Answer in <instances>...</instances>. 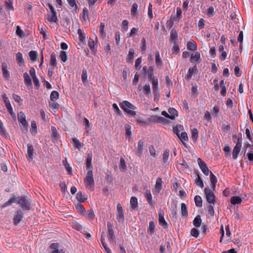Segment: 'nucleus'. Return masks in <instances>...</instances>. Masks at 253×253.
<instances>
[{
  "label": "nucleus",
  "mask_w": 253,
  "mask_h": 253,
  "mask_svg": "<svg viewBox=\"0 0 253 253\" xmlns=\"http://www.w3.org/2000/svg\"><path fill=\"white\" fill-rule=\"evenodd\" d=\"M120 106L125 112L129 115L131 116H134L136 115V112L133 111L136 109V107L129 102L127 101H123L122 102L120 103Z\"/></svg>",
  "instance_id": "1"
},
{
  "label": "nucleus",
  "mask_w": 253,
  "mask_h": 253,
  "mask_svg": "<svg viewBox=\"0 0 253 253\" xmlns=\"http://www.w3.org/2000/svg\"><path fill=\"white\" fill-rule=\"evenodd\" d=\"M16 203L19 204L21 208L23 210H30L31 209V202L29 199L25 196L18 197L16 198Z\"/></svg>",
  "instance_id": "2"
},
{
  "label": "nucleus",
  "mask_w": 253,
  "mask_h": 253,
  "mask_svg": "<svg viewBox=\"0 0 253 253\" xmlns=\"http://www.w3.org/2000/svg\"><path fill=\"white\" fill-rule=\"evenodd\" d=\"M84 182L87 188L94 190V181L92 170H89L87 172L86 175L84 178Z\"/></svg>",
  "instance_id": "3"
},
{
  "label": "nucleus",
  "mask_w": 253,
  "mask_h": 253,
  "mask_svg": "<svg viewBox=\"0 0 253 253\" xmlns=\"http://www.w3.org/2000/svg\"><path fill=\"white\" fill-rule=\"evenodd\" d=\"M18 120L23 132H27L28 124L26 120L25 115L23 112H20L18 114Z\"/></svg>",
  "instance_id": "4"
},
{
  "label": "nucleus",
  "mask_w": 253,
  "mask_h": 253,
  "mask_svg": "<svg viewBox=\"0 0 253 253\" xmlns=\"http://www.w3.org/2000/svg\"><path fill=\"white\" fill-rule=\"evenodd\" d=\"M205 193L206 196L207 201L209 203L214 204L215 197L213 192H211L209 188H205Z\"/></svg>",
  "instance_id": "5"
},
{
  "label": "nucleus",
  "mask_w": 253,
  "mask_h": 253,
  "mask_svg": "<svg viewBox=\"0 0 253 253\" xmlns=\"http://www.w3.org/2000/svg\"><path fill=\"white\" fill-rule=\"evenodd\" d=\"M113 225L112 223L108 222L107 223V236L108 240L110 242L114 241L115 239V235L113 230Z\"/></svg>",
  "instance_id": "6"
},
{
  "label": "nucleus",
  "mask_w": 253,
  "mask_h": 253,
  "mask_svg": "<svg viewBox=\"0 0 253 253\" xmlns=\"http://www.w3.org/2000/svg\"><path fill=\"white\" fill-rule=\"evenodd\" d=\"M24 217L23 213L21 210H19L15 212L14 216L13 218V222L14 225H17L22 220Z\"/></svg>",
  "instance_id": "7"
},
{
  "label": "nucleus",
  "mask_w": 253,
  "mask_h": 253,
  "mask_svg": "<svg viewBox=\"0 0 253 253\" xmlns=\"http://www.w3.org/2000/svg\"><path fill=\"white\" fill-rule=\"evenodd\" d=\"M197 161L199 167L204 174L206 175H208L210 170L205 163L203 162L200 158H198Z\"/></svg>",
  "instance_id": "8"
},
{
  "label": "nucleus",
  "mask_w": 253,
  "mask_h": 253,
  "mask_svg": "<svg viewBox=\"0 0 253 253\" xmlns=\"http://www.w3.org/2000/svg\"><path fill=\"white\" fill-rule=\"evenodd\" d=\"M117 219L120 222L123 223L124 221V214L123 208L120 204H118L117 206Z\"/></svg>",
  "instance_id": "9"
},
{
  "label": "nucleus",
  "mask_w": 253,
  "mask_h": 253,
  "mask_svg": "<svg viewBox=\"0 0 253 253\" xmlns=\"http://www.w3.org/2000/svg\"><path fill=\"white\" fill-rule=\"evenodd\" d=\"M178 40V34L174 28L171 30L170 33V37L169 41L170 42L176 43V41Z\"/></svg>",
  "instance_id": "10"
},
{
  "label": "nucleus",
  "mask_w": 253,
  "mask_h": 253,
  "mask_svg": "<svg viewBox=\"0 0 253 253\" xmlns=\"http://www.w3.org/2000/svg\"><path fill=\"white\" fill-rule=\"evenodd\" d=\"M1 68L3 77L7 79H9L10 75L9 72L7 70V65L6 63H2Z\"/></svg>",
  "instance_id": "11"
},
{
  "label": "nucleus",
  "mask_w": 253,
  "mask_h": 253,
  "mask_svg": "<svg viewBox=\"0 0 253 253\" xmlns=\"http://www.w3.org/2000/svg\"><path fill=\"white\" fill-rule=\"evenodd\" d=\"M144 146V142L140 140L138 141L137 144V147L135 151V154L138 156L140 157L143 153V148Z\"/></svg>",
  "instance_id": "12"
},
{
  "label": "nucleus",
  "mask_w": 253,
  "mask_h": 253,
  "mask_svg": "<svg viewBox=\"0 0 253 253\" xmlns=\"http://www.w3.org/2000/svg\"><path fill=\"white\" fill-rule=\"evenodd\" d=\"M162 179L159 177L156 180L155 189L153 191V193L157 194L160 192L161 190L162 189Z\"/></svg>",
  "instance_id": "13"
},
{
  "label": "nucleus",
  "mask_w": 253,
  "mask_h": 253,
  "mask_svg": "<svg viewBox=\"0 0 253 253\" xmlns=\"http://www.w3.org/2000/svg\"><path fill=\"white\" fill-rule=\"evenodd\" d=\"M34 151V150L32 145L28 144L27 145V153L26 154V157L29 161L33 159Z\"/></svg>",
  "instance_id": "14"
},
{
  "label": "nucleus",
  "mask_w": 253,
  "mask_h": 253,
  "mask_svg": "<svg viewBox=\"0 0 253 253\" xmlns=\"http://www.w3.org/2000/svg\"><path fill=\"white\" fill-rule=\"evenodd\" d=\"M92 154L89 153L87 154V158L86 159V169L89 170H92L93 167L91 163Z\"/></svg>",
  "instance_id": "15"
},
{
  "label": "nucleus",
  "mask_w": 253,
  "mask_h": 253,
  "mask_svg": "<svg viewBox=\"0 0 253 253\" xmlns=\"http://www.w3.org/2000/svg\"><path fill=\"white\" fill-rule=\"evenodd\" d=\"M134 54V50L132 48H130L128 51V53L126 56V59L127 62L132 63L133 61Z\"/></svg>",
  "instance_id": "16"
},
{
  "label": "nucleus",
  "mask_w": 253,
  "mask_h": 253,
  "mask_svg": "<svg viewBox=\"0 0 253 253\" xmlns=\"http://www.w3.org/2000/svg\"><path fill=\"white\" fill-rule=\"evenodd\" d=\"M159 221L160 224L164 228H167L168 227V224L164 217L163 213L162 212L159 213Z\"/></svg>",
  "instance_id": "17"
},
{
  "label": "nucleus",
  "mask_w": 253,
  "mask_h": 253,
  "mask_svg": "<svg viewBox=\"0 0 253 253\" xmlns=\"http://www.w3.org/2000/svg\"><path fill=\"white\" fill-rule=\"evenodd\" d=\"M23 77L24 79V83L27 86H32V82L31 78L30 77L29 74L25 72L23 74Z\"/></svg>",
  "instance_id": "18"
},
{
  "label": "nucleus",
  "mask_w": 253,
  "mask_h": 253,
  "mask_svg": "<svg viewBox=\"0 0 253 253\" xmlns=\"http://www.w3.org/2000/svg\"><path fill=\"white\" fill-rule=\"evenodd\" d=\"M16 60L20 66L24 65V60L22 54L20 52H18L16 54Z\"/></svg>",
  "instance_id": "19"
},
{
  "label": "nucleus",
  "mask_w": 253,
  "mask_h": 253,
  "mask_svg": "<svg viewBox=\"0 0 253 253\" xmlns=\"http://www.w3.org/2000/svg\"><path fill=\"white\" fill-rule=\"evenodd\" d=\"M169 155V149H166L163 154V165H167L168 163V159Z\"/></svg>",
  "instance_id": "20"
},
{
  "label": "nucleus",
  "mask_w": 253,
  "mask_h": 253,
  "mask_svg": "<svg viewBox=\"0 0 253 253\" xmlns=\"http://www.w3.org/2000/svg\"><path fill=\"white\" fill-rule=\"evenodd\" d=\"M169 118L171 120H174L176 117H177V111L174 108H170L169 109Z\"/></svg>",
  "instance_id": "21"
},
{
  "label": "nucleus",
  "mask_w": 253,
  "mask_h": 253,
  "mask_svg": "<svg viewBox=\"0 0 253 253\" xmlns=\"http://www.w3.org/2000/svg\"><path fill=\"white\" fill-rule=\"evenodd\" d=\"M145 198L147 199L149 205L151 206H153L155 204V202L152 200V197L150 191L146 190L145 192Z\"/></svg>",
  "instance_id": "22"
},
{
  "label": "nucleus",
  "mask_w": 253,
  "mask_h": 253,
  "mask_svg": "<svg viewBox=\"0 0 253 253\" xmlns=\"http://www.w3.org/2000/svg\"><path fill=\"white\" fill-rule=\"evenodd\" d=\"M13 0H6L5 2V8L7 11H13L14 8L13 6Z\"/></svg>",
  "instance_id": "23"
},
{
  "label": "nucleus",
  "mask_w": 253,
  "mask_h": 253,
  "mask_svg": "<svg viewBox=\"0 0 253 253\" xmlns=\"http://www.w3.org/2000/svg\"><path fill=\"white\" fill-rule=\"evenodd\" d=\"M51 15H48L47 18L48 20L51 22H56L58 21V18L57 17L56 11L54 10L53 11H51Z\"/></svg>",
  "instance_id": "24"
},
{
  "label": "nucleus",
  "mask_w": 253,
  "mask_h": 253,
  "mask_svg": "<svg viewBox=\"0 0 253 253\" xmlns=\"http://www.w3.org/2000/svg\"><path fill=\"white\" fill-rule=\"evenodd\" d=\"M125 128L126 130V138L128 139V140H130V139H132L131 138V132L130 130L131 129V126L129 125H126L125 126Z\"/></svg>",
  "instance_id": "25"
},
{
  "label": "nucleus",
  "mask_w": 253,
  "mask_h": 253,
  "mask_svg": "<svg viewBox=\"0 0 253 253\" xmlns=\"http://www.w3.org/2000/svg\"><path fill=\"white\" fill-rule=\"evenodd\" d=\"M49 64L52 66V68H54L57 66L56 54L54 52H52L50 55Z\"/></svg>",
  "instance_id": "26"
},
{
  "label": "nucleus",
  "mask_w": 253,
  "mask_h": 253,
  "mask_svg": "<svg viewBox=\"0 0 253 253\" xmlns=\"http://www.w3.org/2000/svg\"><path fill=\"white\" fill-rule=\"evenodd\" d=\"M190 59H191V62L196 61L198 63H200L201 62V59L200 57V53L198 52H196L194 55L192 54Z\"/></svg>",
  "instance_id": "27"
},
{
  "label": "nucleus",
  "mask_w": 253,
  "mask_h": 253,
  "mask_svg": "<svg viewBox=\"0 0 253 253\" xmlns=\"http://www.w3.org/2000/svg\"><path fill=\"white\" fill-rule=\"evenodd\" d=\"M241 148V146L237 145L234 147L232 152V157L233 159L235 160L237 159V155L240 152Z\"/></svg>",
  "instance_id": "28"
},
{
  "label": "nucleus",
  "mask_w": 253,
  "mask_h": 253,
  "mask_svg": "<svg viewBox=\"0 0 253 253\" xmlns=\"http://www.w3.org/2000/svg\"><path fill=\"white\" fill-rule=\"evenodd\" d=\"M196 71H197L196 66H194L192 68H190L189 69L188 72L187 74L185 76L186 79H187V80H189L190 79H191L192 76L193 74L194 73V72Z\"/></svg>",
  "instance_id": "29"
},
{
  "label": "nucleus",
  "mask_w": 253,
  "mask_h": 253,
  "mask_svg": "<svg viewBox=\"0 0 253 253\" xmlns=\"http://www.w3.org/2000/svg\"><path fill=\"white\" fill-rule=\"evenodd\" d=\"M187 48L189 50L194 51L197 49V45L194 41H189L187 44Z\"/></svg>",
  "instance_id": "30"
},
{
  "label": "nucleus",
  "mask_w": 253,
  "mask_h": 253,
  "mask_svg": "<svg viewBox=\"0 0 253 253\" xmlns=\"http://www.w3.org/2000/svg\"><path fill=\"white\" fill-rule=\"evenodd\" d=\"M210 181L212 184L213 190H215V185L217 183V178L211 171L210 172Z\"/></svg>",
  "instance_id": "31"
},
{
  "label": "nucleus",
  "mask_w": 253,
  "mask_h": 253,
  "mask_svg": "<svg viewBox=\"0 0 253 253\" xmlns=\"http://www.w3.org/2000/svg\"><path fill=\"white\" fill-rule=\"evenodd\" d=\"M202 223V219L201 216L198 215L196 216L193 220V224L196 227H199L200 226Z\"/></svg>",
  "instance_id": "32"
},
{
  "label": "nucleus",
  "mask_w": 253,
  "mask_h": 253,
  "mask_svg": "<svg viewBox=\"0 0 253 253\" xmlns=\"http://www.w3.org/2000/svg\"><path fill=\"white\" fill-rule=\"evenodd\" d=\"M82 80L84 85L88 84L87 72L84 69L82 71Z\"/></svg>",
  "instance_id": "33"
},
{
  "label": "nucleus",
  "mask_w": 253,
  "mask_h": 253,
  "mask_svg": "<svg viewBox=\"0 0 253 253\" xmlns=\"http://www.w3.org/2000/svg\"><path fill=\"white\" fill-rule=\"evenodd\" d=\"M76 198L80 203L84 202L87 199V198L81 192H79L77 193Z\"/></svg>",
  "instance_id": "34"
},
{
  "label": "nucleus",
  "mask_w": 253,
  "mask_h": 253,
  "mask_svg": "<svg viewBox=\"0 0 253 253\" xmlns=\"http://www.w3.org/2000/svg\"><path fill=\"white\" fill-rule=\"evenodd\" d=\"M195 183L201 188L204 187L203 182L199 174H197V178L195 179Z\"/></svg>",
  "instance_id": "35"
},
{
  "label": "nucleus",
  "mask_w": 253,
  "mask_h": 253,
  "mask_svg": "<svg viewBox=\"0 0 253 253\" xmlns=\"http://www.w3.org/2000/svg\"><path fill=\"white\" fill-rule=\"evenodd\" d=\"M181 214L183 216L187 217L188 215V211L186 205L184 203L181 204Z\"/></svg>",
  "instance_id": "36"
},
{
  "label": "nucleus",
  "mask_w": 253,
  "mask_h": 253,
  "mask_svg": "<svg viewBox=\"0 0 253 253\" xmlns=\"http://www.w3.org/2000/svg\"><path fill=\"white\" fill-rule=\"evenodd\" d=\"M230 202L233 205L239 204L241 203L242 199L239 197L233 196L231 197Z\"/></svg>",
  "instance_id": "37"
},
{
  "label": "nucleus",
  "mask_w": 253,
  "mask_h": 253,
  "mask_svg": "<svg viewBox=\"0 0 253 253\" xmlns=\"http://www.w3.org/2000/svg\"><path fill=\"white\" fill-rule=\"evenodd\" d=\"M143 90L145 95L148 96L151 95L150 86L149 84H145L143 87Z\"/></svg>",
  "instance_id": "38"
},
{
  "label": "nucleus",
  "mask_w": 253,
  "mask_h": 253,
  "mask_svg": "<svg viewBox=\"0 0 253 253\" xmlns=\"http://www.w3.org/2000/svg\"><path fill=\"white\" fill-rule=\"evenodd\" d=\"M78 34L79 36L80 42H81L84 43L85 42V34L81 29H78Z\"/></svg>",
  "instance_id": "39"
},
{
  "label": "nucleus",
  "mask_w": 253,
  "mask_h": 253,
  "mask_svg": "<svg viewBox=\"0 0 253 253\" xmlns=\"http://www.w3.org/2000/svg\"><path fill=\"white\" fill-rule=\"evenodd\" d=\"M51 131H52V134H51L52 137L55 140L58 139L59 134H58L55 127L52 126H51Z\"/></svg>",
  "instance_id": "40"
},
{
  "label": "nucleus",
  "mask_w": 253,
  "mask_h": 253,
  "mask_svg": "<svg viewBox=\"0 0 253 253\" xmlns=\"http://www.w3.org/2000/svg\"><path fill=\"white\" fill-rule=\"evenodd\" d=\"M59 93L57 91H52L50 94V98L51 101H55L59 98Z\"/></svg>",
  "instance_id": "41"
},
{
  "label": "nucleus",
  "mask_w": 253,
  "mask_h": 253,
  "mask_svg": "<svg viewBox=\"0 0 253 253\" xmlns=\"http://www.w3.org/2000/svg\"><path fill=\"white\" fill-rule=\"evenodd\" d=\"M29 55L30 56V58L31 60L35 62L37 61L38 59V54L37 52L35 51H31L29 53Z\"/></svg>",
  "instance_id": "42"
},
{
  "label": "nucleus",
  "mask_w": 253,
  "mask_h": 253,
  "mask_svg": "<svg viewBox=\"0 0 253 253\" xmlns=\"http://www.w3.org/2000/svg\"><path fill=\"white\" fill-rule=\"evenodd\" d=\"M195 205L197 207H201L202 206V200L200 196L197 195L194 198Z\"/></svg>",
  "instance_id": "43"
},
{
  "label": "nucleus",
  "mask_w": 253,
  "mask_h": 253,
  "mask_svg": "<svg viewBox=\"0 0 253 253\" xmlns=\"http://www.w3.org/2000/svg\"><path fill=\"white\" fill-rule=\"evenodd\" d=\"M16 200V198L15 197H12L7 202L3 204L1 206V207L4 208L6 207L10 206L13 203H15Z\"/></svg>",
  "instance_id": "44"
},
{
  "label": "nucleus",
  "mask_w": 253,
  "mask_h": 253,
  "mask_svg": "<svg viewBox=\"0 0 253 253\" xmlns=\"http://www.w3.org/2000/svg\"><path fill=\"white\" fill-rule=\"evenodd\" d=\"M130 204L132 209H136L137 207V199L135 197H132L130 199Z\"/></svg>",
  "instance_id": "45"
},
{
  "label": "nucleus",
  "mask_w": 253,
  "mask_h": 253,
  "mask_svg": "<svg viewBox=\"0 0 253 253\" xmlns=\"http://www.w3.org/2000/svg\"><path fill=\"white\" fill-rule=\"evenodd\" d=\"M155 224L153 221H151L149 223L148 229L147 230L148 233L150 235H152L154 233Z\"/></svg>",
  "instance_id": "46"
},
{
  "label": "nucleus",
  "mask_w": 253,
  "mask_h": 253,
  "mask_svg": "<svg viewBox=\"0 0 253 253\" xmlns=\"http://www.w3.org/2000/svg\"><path fill=\"white\" fill-rule=\"evenodd\" d=\"M119 168L121 170H125L126 169V164L125 161L123 157L120 158V162L119 164Z\"/></svg>",
  "instance_id": "47"
},
{
  "label": "nucleus",
  "mask_w": 253,
  "mask_h": 253,
  "mask_svg": "<svg viewBox=\"0 0 253 253\" xmlns=\"http://www.w3.org/2000/svg\"><path fill=\"white\" fill-rule=\"evenodd\" d=\"M138 5L136 3H134L131 7V13L133 16H136L138 15L137 12Z\"/></svg>",
  "instance_id": "48"
},
{
  "label": "nucleus",
  "mask_w": 253,
  "mask_h": 253,
  "mask_svg": "<svg viewBox=\"0 0 253 253\" xmlns=\"http://www.w3.org/2000/svg\"><path fill=\"white\" fill-rule=\"evenodd\" d=\"M155 57H156V64L157 66H161L162 65V61L161 59L159 52L157 51L155 53Z\"/></svg>",
  "instance_id": "49"
},
{
  "label": "nucleus",
  "mask_w": 253,
  "mask_h": 253,
  "mask_svg": "<svg viewBox=\"0 0 253 253\" xmlns=\"http://www.w3.org/2000/svg\"><path fill=\"white\" fill-rule=\"evenodd\" d=\"M152 81V86H153V91L154 90H158V81L157 79H155V77H153Z\"/></svg>",
  "instance_id": "50"
},
{
  "label": "nucleus",
  "mask_w": 253,
  "mask_h": 253,
  "mask_svg": "<svg viewBox=\"0 0 253 253\" xmlns=\"http://www.w3.org/2000/svg\"><path fill=\"white\" fill-rule=\"evenodd\" d=\"M178 137L181 140L183 145H185V143H184L183 141H186L188 139V137L187 133L186 132H183L181 133L180 136L179 135V136H178Z\"/></svg>",
  "instance_id": "51"
},
{
  "label": "nucleus",
  "mask_w": 253,
  "mask_h": 253,
  "mask_svg": "<svg viewBox=\"0 0 253 253\" xmlns=\"http://www.w3.org/2000/svg\"><path fill=\"white\" fill-rule=\"evenodd\" d=\"M3 100L5 103V106H6V108H7V109L10 110L11 107L12 106L10 104V103L9 102V100L8 97L6 96V95L5 94H4L3 95Z\"/></svg>",
  "instance_id": "52"
},
{
  "label": "nucleus",
  "mask_w": 253,
  "mask_h": 253,
  "mask_svg": "<svg viewBox=\"0 0 253 253\" xmlns=\"http://www.w3.org/2000/svg\"><path fill=\"white\" fill-rule=\"evenodd\" d=\"M197 88H198L197 85L195 84L194 85H193L192 89H191L192 96H194V97H197L199 94V92H198Z\"/></svg>",
  "instance_id": "53"
},
{
  "label": "nucleus",
  "mask_w": 253,
  "mask_h": 253,
  "mask_svg": "<svg viewBox=\"0 0 253 253\" xmlns=\"http://www.w3.org/2000/svg\"><path fill=\"white\" fill-rule=\"evenodd\" d=\"M154 68L153 66H150L148 70V78L150 80H151L153 79V78L154 76Z\"/></svg>",
  "instance_id": "54"
},
{
  "label": "nucleus",
  "mask_w": 253,
  "mask_h": 253,
  "mask_svg": "<svg viewBox=\"0 0 253 253\" xmlns=\"http://www.w3.org/2000/svg\"><path fill=\"white\" fill-rule=\"evenodd\" d=\"M192 137L194 141H196L198 137V131L197 128L192 129Z\"/></svg>",
  "instance_id": "55"
},
{
  "label": "nucleus",
  "mask_w": 253,
  "mask_h": 253,
  "mask_svg": "<svg viewBox=\"0 0 253 253\" xmlns=\"http://www.w3.org/2000/svg\"><path fill=\"white\" fill-rule=\"evenodd\" d=\"M142 61V57L138 58L135 61V68L136 70H138L141 68V63Z\"/></svg>",
  "instance_id": "56"
},
{
  "label": "nucleus",
  "mask_w": 253,
  "mask_h": 253,
  "mask_svg": "<svg viewBox=\"0 0 253 253\" xmlns=\"http://www.w3.org/2000/svg\"><path fill=\"white\" fill-rule=\"evenodd\" d=\"M49 107L53 110H58L59 106V104L57 102H55V101H52L51 102H49Z\"/></svg>",
  "instance_id": "57"
},
{
  "label": "nucleus",
  "mask_w": 253,
  "mask_h": 253,
  "mask_svg": "<svg viewBox=\"0 0 253 253\" xmlns=\"http://www.w3.org/2000/svg\"><path fill=\"white\" fill-rule=\"evenodd\" d=\"M0 134L3 136H6L7 134L5 128L3 127V123L0 120Z\"/></svg>",
  "instance_id": "58"
},
{
  "label": "nucleus",
  "mask_w": 253,
  "mask_h": 253,
  "mask_svg": "<svg viewBox=\"0 0 253 253\" xmlns=\"http://www.w3.org/2000/svg\"><path fill=\"white\" fill-rule=\"evenodd\" d=\"M219 111V108L218 106H214L211 110V114L215 117L217 116Z\"/></svg>",
  "instance_id": "59"
},
{
  "label": "nucleus",
  "mask_w": 253,
  "mask_h": 253,
  "mask_svg": "<svg viewBox=\"0 0 253 253\" xmlns=\"http://www.w3.org/2000/svg\"><path fill=\"white\" fill-rule=\"evenodd\" d=\"M88 11L86 8L83 9V13L82 14V18L84 21H85L88 18Z\"/></svg>",
  "instance_id": "60"
},
{
  "label": "nucleus",
  "mask_w": 253,
  "mask_h": 253,
  "mask_svg": "<svg viewBox=\"0 0 253 253\" xmlns=\"http://www.w3.org/2000/svg\"><path fill=\"white\" fill-rule=\"evenodd\" d=\"M60 57L63 62H65L67 60V55L66 52L64 51H61L60 53Z\"/></svg>",
  "instance_id": "61"
},
{
  "label": "nucleus",
  "mask_w": 253,
  "mask_h": 253,
  "mask_svg": "<svg viewBox=\"0 0 253 253\" xmlns=\"http://www.w3.org/2000/svg\"><path fill=\"white\" fill-rule=\"evenodd\" d=\"M16 34L20 38H23L25 36V34L23 31L20 29V27L18 26L16 30Z\"/></svg>",
  "instance_id": "62"
},
{
  "label": "nucleus",
  "mask_w": 253,
  "mask_h": 253,
  "mask_svg": "<svg viewBox=\"0 0 253 253\" xmlns=\"http://www.w3.org/2000/svg\"><path fill=\"white\" fill-rule=\"evenodd\" d=\"M73 142L76 147L79 148L80 146L83 145V143H81L79 140L76 138L74 137L72 139Z\"/></svg>",
  "instance_id": "63"
},
{
  "label": "nucleus",
  "mask_w": 253,
  "mask_h": 253,
  "mask_svg": "<svg viewBox=\"0 0 253 253\" xmlns=\"http://www.w3.org/2000/svg\"><path fill=\"white\" fill-rule=\"evenodd\" d=\"M112 107L115 113L119 115H121L122 114L121 111L119 109L118 105L116 103H114L112 105Z\"/></svg>",
  "instance_id": "64"
}]
</instances>
